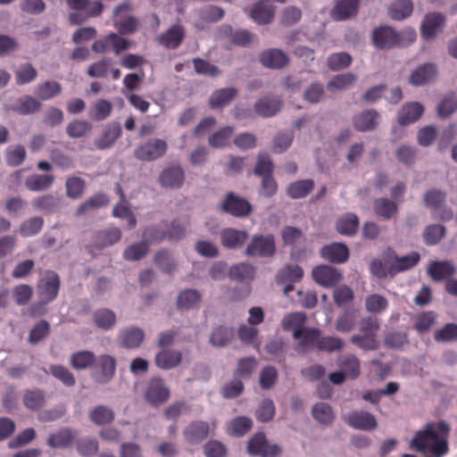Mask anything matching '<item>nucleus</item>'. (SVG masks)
<instances>
[{
	"mask_svg": "<svg viewBox=\"0 0 457 457\" xmlns=\"http://www.w3.org/2000/svg\"><path fill=\"white\" fill-rule=\"evenodd\" d=\"M456 268L452 262L434 261L428 267V274L434 281H440L453 276Z\"/></svg>",
	"mask_w": 457,
	"mask_h": 457,
	"instance_id": "nucleus-21",
	"label": "nucleus"
},
{
	"mask_svg": "<svg viewBox=\"0 0 457 457\" xmlns=\"http://www.w3.org/2000/svg\"><path fill=\"white\" fill-rule=\"evenodd\" d=\"M373 207L376 214L385 220L391 219L398 212L397 204L387 198L376 199Z\"/></svg>",
	"mask_w": 457,
	"mask_h": 457,
	"instance_id": "nucleus-47",
	"label": "nucleus"
},
{
	"mask_svg": "<svg viewBox=\"0 0 457 457\" xmlns=\"http://www.w3.org/2000/svg\"><path fill=\"white\" fill-rule=\"evenodd\" d=\"M355 81L356 76L354 74L350 72L343 73L331 79L327 85V88L331 92L345 90L353 86Z\"/></svg>",
	"mask_w": 457,
	"mask_h": 457,
	"instance_id": "nucleus-50",
	"label": "nucleus"
},
{
	"mask_svg": "<svg viewBox=\"0 0 457 457\" xmlns=\"http://www.w3.org/2000/svg\"><path fill=\"white\" fill-rule=\"evenodd\" d=\"M420 260L417 252H411L404 256L394 255V262L391 263V276L408 270L415 267Z\"/></svg>",
	"mask_w": 457,
	"mask_h": 457,
	"instance_id": "nucleus-24",
	"label": "nucleus"
},
{
	"mask_svg": "<svg viewBox=\"0 0 457 457\" xmlns=\"http://www.w3.org/2000/svg\"><path fill=\"white\" fill-rule=\"evenodd\" d=\"M229 276L237 281L251 280L254 277V267L248 263H238L229 270Z\"/></svg>",
	"mask_w": 457,
	"mask_h": 457,
	"instance_id": "nucleus-56",
	"label": "nucleus"
},
{
	"mask_svg": "<svg viewBox=\"0 0 457 457\" xmlns=\"http://www.w3.org/2000/svg\"><path fill=\"white\" fill-rule=\"evenodd\" d=\"M121 238V231L118 228H110L98 231L95 242L98 247L103 248L119 242Z\"/></svg>",
	"mask_w": 457,
	"mask_h": 457,
	"instance_id": "nucleus-44",
	"label": "nucleus"
},
{
	"mask_svg": "<svg viewBox=\"0 0 457 457\" xmlns=\"http://www.w3.org/2000/svg\"><path fill=\"white\" fill-rule=\"evenodd\" d=\"M97 368L99 370L96 376V381L100 384H106L110 382L116 370V361L111 355H101L98 358Z\"/></svg>",
	"mask_w": 457,
	"mask_h": 457,
	"instance_id": "nucleus-22",
	"label": "nucleus"
},
{
	"mask_svg": "<svg viewBox=\"0 0 457 457\" xmlns=\"http://www.w3.org/2000/svg\"><path fill=\"white\" fill-rule=\"evenodd\" d=\"M388 307V301L383 295L371 294L365 299V308L371 313H381Z\"/></svg>",
	"mask_w": 457,
	"mask_h": 457,
	"instance_id": "nucleus-58",
	"label": "nucleus"
},
{
	"mask_svg": "<svg viewBox=\"0 0 457 457\" xmlns=\"http://www.w3.org/2000/svg\"><path fill=\"white\" fill-rule=\"evenodd\" d=\"M445 22V16L437 12H428L425 15L420 31L425 39L433 38L439 29H441Z\"/></svg>",
	"mask_w": 457,
	"mask_h": 457,
	"instance_id": "nucleus-13",
	"label": "nucleus"
},
{
	"mask_svg": "<svg viewBox=\"0 0 457 457\" xmlns=\"http://www.w3.org/2000/svg\"><path fill=\"white\" fill-rule=\"evenodd\" d=\"M41 108V103L31 96H23L17 100V104H4V110L7 112H13L21 115H29L37 112Z\"/></svg>",
	"mask_w": 457,
	"mask_h": 457,
	"instance_id": "nucleus-16",
	"label": "nucleus"
},
{
	"mask_svg": "<svg viewBox=\"0 0 457 457\" xmlns=\"http://www.w3.org/2000/svg\"><path fill=\"white\" fill-rule=\"evenodd\" d=\"M149 251V245L143 240L140 243L130 245L123 253V257L127 261H138L144 258Z\"/></svg>",
	"mask_w": 457,
	"mask_h": 457,
	"instance_id": "nucleus-60",
	"label": "nucleus"
},
{
	"mask_svg": "<svg viewBox=\"0 0 457 457\" xmlns=\"http://www.w3.org/2000/svg\"><path fill=\"white\" fill-rule=\"evenodd\" d=\"M358 9L359 0H338L332 11V17L337 21H344L355 15Z\"/></svg>",
	"mask_w": 457,
	"mask_h": 457,
	"instance_id": "nucleus-25",
	"label": "nucleus"
},
{
	"mask_svg": "<svg viewBox=\"0 0 457 457\" xmlns=\"http://www.w3.org/2000/svg\"><path fill=\"white\" fill-rule=\"evenodd\" d=\"M306 319L303 312H292L282 320L281 325L284 330H293V332L297 329L303 330L305 328Z\"/></svg>",
	"mask_w": 457,
	"mask_h": 457,
	"instance_id": "nucleus-53",
	"label": "nucleus"
},
{
	"mask_svg": "<svg viewBox=\"0 0 457 457\" xmlns=\"http://www.w3.org/2000/svg\"><path fill=\"white\" fill-rule=\"evenodd\" d=\"M283 243L287 245H296L304 243L305 237L298 228L287 226L281 231Z\"/></svg>",
	"mask_w": 457,
	"mask_h": 457,
	"instance_id": "nucleus-62",
	"label": "nucleus"
},
{
	"mask_svg": "<svg viewBox=\"0 0 457 457\" xmlns=\"http://www.w3.org/2000/svg\"><path fill=\"white\" fill-rule=\"evenodd\" d=\"M202 295L195 289H186L181 291L177 299L179 309L189 310L197 307L201 302Z\"/></svg>",
	"mask_w": 457,
	"mask_h": 457,
	"instance_id": "nucleus-38",
	"label": "nucleus"
},
{
	"mask_svg": "<svg viewBox=\"0 0 457 457\" xmlns=\"http://www.w3.org/2000/svg\"><path fill=\"white\" fill-rule=\"evenodd\" d=\"M282 105V101L276 96H265L260 98L254 104L255 112L263 118L276 115Z\"/></svg>",
	"mask_w": 457,
	"mask_h": 457,
	"instance_id": "nucleus-19",
	"label": "nucleus"
},
{
	"mask_svg": "<svg viewBox=\"0 0 457 457\" xmlns=\"http://www.w3.org/2000/svg\"><path fill=\"white\" fill-rule=\"evenodd\" d=\"M457 110V98L453 93L444 96L437 106V113L440 118H448Z\"/></svg>",
	"mask_w": 457,
	"mask_h": 457,
	"instance_id": "nucleus-64",
	"label": "nucleus"
},
{
	"mask_svg": "<svg viewBox=\"0 0 457 457\" xmlns=\"http://www.w3.org/2000/svg\"><path fill=\"white\" fill-rule=\"evenodd\" d=\"M144 331L138 328H128L120 331V340L127 348H137L144 341Z\"/></svg>",
	"mask_w": 457,
	"mask_h": 457,
	"instance_id": "nucleus-34",
	"label": "nucleus"
},
{
	"mask_svg": "<svg viewBox=\"0 0 457 457\" xmlns=\"http://www.w3.org/2000/svg\"><path fill=\"white\" fill-rule=\"evenodd\" d=\"M133 45V41L120 37L117 33L111 32L104 38L96 40L92 45V50L98 54H104L109 50L119 54L122 51H126Z\"/></svg>",
	"mask_w": 457,
	"mask_h": 457,
	"instance_id": "nucleus-4",
	"label": "nucleus"
},
{
	"mask_svg": "<svg viewBox=\"0 0 457 457\" xmlns=\"http://www.w3.org/2000/svg\"><path fill=\"white\" fill-rule=\"evenodd\" d=\"M436 75V65L432 63H424L420 65L411 72L410 76V82L414 86H421L433 79Z\"/></svg>",
	"mask_w": 457,
	"mask_h": 457,
	"instance_id": "nucleus-26",
	"label": "nucleus"
},
{
	"mask_svg": "<svg viewBox=\"0 0 457 457\" xmlns=\"http://www.w3.org/2000/svg\"><path fill=\"white\" fill-rule=\"evenodd\" d=\"M170 398V389L165 386L161 378H153L149 380L145 391V399L153 406L162 404Z\"/></svg>",
	"mask_w": 457,
	"mask_h": 457,
	"instance_id": "nucleus-7",
	"label": "nucleus"
},
{
	"mask_svg": "<svg viewBox=\"0 0 457 457\" xmlns=\"http://www.w3.org/2000/svg\"><path fill=\"white\" fill-rule=\"evenodd\" d=\"M260 62L269 69H282L289 62L287 54L281 49L270 48L263 51L259 57Z\"/></svg>",
	"mask_w": 457,
	"mask_h": 457,
	"instance_id": "nucleus-14",
	"label": "nucleus"
},
{
	"mask_svg": "<svg viewBox=\"0 0 457 457\" xmlns=\"http://www.w3.org/2000/svg\"><path fill=\"white\" fill-rule=\"evenodd\" d=\"M345 421L351 428L370 431L378 427L376 417L365 411H354L345 416Z\"/></svg>",
	"mask_w": 457,
	"mask_h": 457,
	"instance_id": "nucleus-11",
	"label": "nucleus"
},
{
	"mask_svg": "<svg viewBox=\"0 0 457 457\" xmlns=\"http://www.w3.org/2000/svg\"><path fill=\"white\" fill-rule=\"evenodd\" d=\"M378 113L374 110L364 111L353 119V124L358 131L373 130L378 126Z\"/></svg>",
	"mask_w": 457,
	"mask_h": 457,
	"instance_id": "nucleus-28",
	"label": "nucleus"
},
{
	"mask_svg": "<svg viewBox=\"0 0 457 457\" xmlns=\"http://www.w3.org/2000/svg\"><path fill=\"white\" fill-rule=\"evenodd\" d=\"M275 15V7L265 2L260 1L253 4L249 16L259 25H266L271 22Z\"/></svg>",
	"mask_w": 457,
	"mask_h": 457,
	"instance_id": "nucleus-20",
	"label": "nucleus"
},
{
	"mask_svg": "<svg viewBox=\"0 0 457 457\" xmlns=\"http://www.w3.org/2000/svg\"><path fill=\"white\" fill-rule=\"evenodd\" d=\"M424 108L419 103H409L403 106L398 115V122L404 126L417 121L423 114Z\"/></svg>",
	"mask_w": 457,
	"mask_h": 457,
	"instance_id": "nucleus-30",
	"label": "nucleus"
},
{
	"mask_svg": "<svg viewBox=\"0 0 457 457\" xmlns=\"http://www.w3.org/2000/svg\"><path fill=\"white\" fill-rule=\"evenodd\" d=\"M184 179V171L179 165L164 169L159 176L161 186L168 188H179L183 185Z\"/></svg>",
	"mask_w": 457,
	"mask_h": 457,
	"instance_id": "nucleus-17",
	"label": "nucleus"
},
{
	"mask_svg": "<svg viewBox=\"0 0 457 457\" xmlns=\"http://www.w3.org/2000/svg\"><path fill=\"white\" fill-rule=\"evenodd\" d=\"M303 277V270L299 265L289 264L279 270L277 275V282L278 284L295 283L300 281Z\"/></svg>",
	"mask_w": 457,
	"mask_h": 457,
	"instance_id": "nucleus-41",
	"label": "nucleus"
},
{
	"mask_svg": "<svg viewBox=\"0 0 457 457\" xmlns=\"http://www.w3.org/2000/svg\"><path fill=\"white\" fill-rule=\"evenodd\" d=\"M247 233L235 228H226L220 233V243L227 248L241 246L247 239Z\"/></svg>",
	"mask_w": 457,
	"mask_h": 457,
	"instance_id": "nucleus-29",
	"label": "nucleus"
},
{
	"mask_svg": "<svg viewBox=\"0 0 457 457\" xmlns=\"http://www.w3.org/2000/svg\"><path fill=\"white\" fill-rule=\"evenodd\" d=\"M312 414L314 420L323 425L331 424L335 418L331 406L326 403L314 404Z\"/></svg>",
	"mask_w": 457,
	"mask_h": 457,
	"instance_id": "nucleus-51",
	"label": "nucleus"
},
{
	"mask_svg": "<svg viewBox=\"0 0 457 457\" xmlns=\"http://www.w3.org/2000/svg\"><path fill=\"white\" fill-rule=\"evenodd\" d=\"M221 208L224 212L237 217L246 216L252 212L251 204L245 199L228 193Z\"/></svg>",
	"mask_w": 457,
	"mask_h": 457,
	"instance_id": "nucleus-15",
	"label": "nucleus"
},
{
	"mask_svg": "<svg viewBox=\"0 0 457 457\" xmlns=\"http://www.w3.org/2000/svg\"><path fill=\"white\" fill-rule=\"evenodd\" d=\"M252 419L246 416H238L233 419L228 426V433L234 436H243L253 428Z\"/></svg>",
	"mask_w": 457,
	"mask_h": 457,
	"instance_id": "nucleus-42",
	"label": "nucleus"
},
{
	"mask_svg": "<svg viewBox=\"0 0 457 457\" xmlns=\"http://www.w3.org/2000/svg\"><path fill=\"white\" fill-rule=\"evenodd\" d=\"M412 0H396L388 6V14L395 21H403L412 14Z\"/></svg>",
	"mask_w": 457,
	"mask_h": 457,
	"instance_id": "nucleus-32",
	"label": "nucleus"
},
{
	"mask_svg": "<svg viewBox=\"0 0 457 457\" xmlns=\"http://www.w3.org/2000/svg\"><path fill=\"white\" fill-rule=\"evenodd\" d=\"M182 353L178 350L162 349L154 357L155 365L164 370L177 368L182 361Z\"/></svg>",
	"mask_w": 457,
	"mask_h": 457,
	"instance_id": "nucleus-18",
	"label": "nucleus"
},
{
	"mask_svg": "<svg viewBox=\"0 0 457 457\" xmlns=\"http://www.w3.org/2000/svg\"><path fill=\"white\" fill-rule=\"evenodd\" d=\"M233 335L231 328L219 326L212 330L210 342L213 346H225L230 342Z\"/></svg>",
	"mask_w": 457,
	"mask_h": 457,
	"instance_id": "nucleus-52",
	"label": "nucleus"
},
{
	"mask_svg": "<svg viewBox=\"0 0 457 457\" xmlns=\"http://www.w3.org/2000/svg\"><path fill=\"white\" fill-rule=\"evenodd\" d=\"M237 95V90L234 87L221 88L214 91L210 98V106L212 109L223 107L229 104Z\"/></svg>",
	"mask_w": 457,
	"mask_h": 457,
	"instance_id": "nucleus-40",
	"label": "nucleus"
},
{
	"mask_svg": "<svg viewBox=\"0 0 457 457\" xmlns=\"http://www.w3.org/2000/svg\"><path fill=\"white\" fill-rule=\"evenodd\" d=\"M167 151V143L160 138H151L135 150V157L140 161L151 162L163 156Z\"/></svg>",
	"mask_w": 457,
	"mask_h": 457,
	"instance_id": "nucleus-5",
	"label": "nucleus"
},
{
	"mask_svg": "<svg viewBox=\"0 0 457 457\" xmlns=\"http://www.w3.org/2000/svg\"><path fill=\"white\" fill-rule=\"evenodd\" d=\"M372 43L378 49H388L396 46H408L416 39L413 29H406L401 32L395 31L389 26H380L372 32Z\"/></svg>",
	"mask_w": 457,
	"mask_h": 457,
	"instance_id": "nucleus-2",
	"label": "nucleus"
},
{
	"mask_svg": "<svg viewBox=\"0 0 457 457\" xmlns=\"http://www.w3.org/2000/svg\"><path fill=\"white\" fill-rule=\"evenodd\" d=\"M109 199L104 194H96L90 196L87 201L83 202L76 210L77 216H82L90 210L97 209L107 205Z\"/></svg>",
	"mask_w": 457,
	"mask_h": 457,
	"instance_id": "nucleus-45",
	"label": "nucleus"
},
{
	"mask_svg": "<svg viewBox=\"0 0 457 457\" xmlns=\"http://www.w3.org/2000/svg\"><path fill=\"white\" fill-rule=\"evenodd\" d=\"M60 197L53 194H45L35 198L32 204L35 209L46 213H53L60 205Z\"/></svg>",
	"mask_w": 457,
	"mask_h": 457,
	"instance_id": "nucleus-37",
	"label": "nucleus"
},
{
	"mask_svg": "<svg viewBox=\"0 0 457 457\" xmlns=\"http://www.w3.org/2000/svg\"><path fill=\"white\" fill-rule=\"evenodd\" d=\"M337 365L351 379H356L360 376L361 361L354 354L348 353L340 356Z\"/></svg>",
	"mask_w": 457,
	"mask_h": 457,
	"instance_id": "nucleus-27",
	"label": "nucleus"
},
{
	"mask_svg": "<svg viewBox=\"0 0 457 457\" xmlns=\"http://www.w3.org/2000/svg\"><path fill=\"white\" fill-rule=\"evenodd\" d=\"M449 431V426L444 421L429 423L423 431L416 434L411 445L418 451H428L437 457H442L448 452L446 437Z\"/></svg>",
	"mask_w": 457,
	"mask_h": 457,
	"instance_id": "nucleus-1",
	"label": "nucleus"
},
{
	"mask_svg": "<svg viewBox=\"0 0 457 457\" xmlns=\"http://www.w3.org/2000/svg\"><path fill=\"white\" fill-rule=\"evenodd\" d=\"M320 331L317 328H305L303 330L294 331L293 337L298 340L295 350L298 353H305L319 347Z\"/></svg>",
	"mask_w": 457,
	"mask_h": 457,
	"instance_id": "nucleus-8",
	"label": "nucleus"
},
{
	"mask_svg": "<svg viewBox=\"0 0 457 457\" xmlns=\"http://www.w3.org/2000/svg\"><path fill=\"white\" fill-rule=\"evenodd\" d=\"M312 275L314 281L324 287H334L343 278L337 269L326 264L315 267Z\"/></svg>",
	"mask_w": 457,
	"mask_h": 457,
	"instance_id": "nucleus-10",
	"label": "nucleus"
},
{
	"mask_svg": "<svg viewBox=\"0 0 457 457\" xmlns=\"http://www.w3.org/2000/svg\"><path fill=\"white\" fill-rule=\"evenodd\" d=\"M314 187L312 179L298 180L291 183L287 187V195L294 198H303L308 195Z\"/></svg>",
	"mask_w": 457,
	"mask_h": 457,
	"instance_id": "nucleus-49",
	"label": "nucleus"
},
{
	"mask_svg": "<svg viewBox=\"0 0 457 457\" xmlns=\"http://www.w3.org/2000/svg\"><path fill=\"white\" fill-rule=\"evenodd\" d=\"M24 405L32 411L40 409L45 403V393L40 389L28 390L23 396Z\"/></svg>",
	"mask_w": 457,
	"mask_h": 457,
	"instance_id": "nucleus-57",
	"label": "nucleus"
},
{
	"mask_svg": "<svg viewBox=\"0 0 457 457\" xmlns=\"http://www.w3.org/2000/svg\"><path fill=\"white\" fill-rule=\"evenodd\" d=\"M211 426L207 421L194 420L183 431L185 440L189 445H199L211 434Z\"/></svg>",
	"mask_w": 457,
	"mask_h": 457,
	"instance_id": "nucleus-9",
	"label": "nucleus"
},
{
	"mask_svg": "<svg viewBox=\"0 0 457 457\" xmlns=\"http://www.w3.org/2000/svg\"><path fill=\"white\" fill-rule=\"evenodd\" d=\"M96 361V355L91 351H79L71 355L70 364L77 370L91 368Z\"/></svg>",
	"mask_w": 457,
	"mask_h": 457,
	"instance_id": "nucleus-36",
	"label": "nucleus"
},
{
	"mask_svg": "<svg viewBox=\"0 0 457 457\" xmlns=\"http://www.w3.org/2000/svg\"><path fill=\"white\" fill-rule=\"evenodd\" d=\"M320 256L332 263H345L348 261L350 251L344 243H331L320 249Z\"/></svg>",
	"mask_w": 457,
	"mask_h": 457,
	"instance_id": "nucleus-12",
	"label": "nucleus"
},
{
	"mask_svg": "<svg viewBox=\"0 0 457 457\" xmlns=\"http://www.w3.org/2000/svg\"><path fill=\"white\" fill-rule=\"evenodd\" d=\"M185 37L184 29L180 25L171 26L158 37V42L168 49H176Z\"/></svg>",
	"mask_w": 457,
	"mask_h": 457,
	"instance_id": "nucleus-23",
	"label": "nucleus"
},
{
	"mask_svg": "<svg viewBox=\"0 0 457 457\" xmlns=\"http://www.w3.org/2000/svg\"><path fill=\"white\" fill-rule=\"evenodd\" d=\"M61 92V84L54 80H47L44 83L38 84L35 91L38 98L43 101L52 99L59 96Z\"/></svg>",
	"mask_w": 457,
	"mask_h": 457,
	"instance_id": "nucleus-48",
	"label": "nucleus"
},
{
	"mask_svg": "<svg viewBox=\"0 0 457 457\" xmlns=\"http://www.w3.org/2000/svg\"><path fill=\"white\" fill-rule=\"evenodd\" d=\"M26 150L21 145L9 146L5 150V161L9 166L17 167L26 159Z\"/></svg>",
	"mask_w": 457,
	"mask_h": 457,
	"instance_id": "nucleus-55",
	"label": "nucleus"
},
{
	"mask_svg": "<svg viewBox=\"0 0 457 457\" xmlns=\"http://www.w3.org/2000/svg\"><path fill=\"white\" fill-rule=\"evenodd\" d=\"M119 191L121 195V201L117 204L112 211V215L116 218L125 219L128 220V228L129 229L134 228L137 225V219L130 208L129 207V204L124 199V195L121 192V190L119 188Z\"/></svg>",
	"mask_w": 457,
	"mask_h": 457,
	"instance_id": "nucleus-46",
	"label": "nucleus"
},
{
	"mask_svg": "<svg viewBox=\"0 0 457 457\" xmlns=\"http://www.w3.org/2000/svg\"><path fill=\"white\" fill-rule=\"evenodd\" d=\"M76 437V433L70 428H62L51 434L47 445L52 448H65L70 446Z\"/></svg>",
	"mask_w": 457,
	"mask_h": 457,
	"instance_id": "nucleus-31",
	"label": "nucleus"
},
{
	"mask_svg": "<svg viewBox=\"0 0 457 457\" xmlns=\"http://www.w3.org/2000/svg\"><path fill=\"white\" fill-rule=\"evenodd\" d=\"M37 77V70L29 63L21 65L15 71V80L19 86L29 84L34 81Z\"/></svg>",
	"mask_w": 457,
	"mask_h": 457,
	"instance_id": "nucleus-63",
	"label": "nucleus"
},
{
	"mask_svg": "<svg viewBox=\"0 0 457 457\" xmlns=\"http://www.w3.org/2000/svg\"><path fill=\"white\" fill-rule=\"evenodd\" d=\"M60 287L61 279L55 271L50 270L44 271L37 286L40 302L30 306L32 315L37 314V312L43 309L45 304L53 302L57 297Z\"/></svg>",
	"mask_w": 457,
	"mask_h": 457,
	"instance_id": "nucleus-3",
	"label": "nucleus"
},
{
	"mask_svg": "<svg viewBox=\"0 0 457 457\" xmlns=\"http://www.w3.org/2000/svg\"><path fill=\"white\" fill-rule=\"evenodd\" d=\"M276 408L272 400H262L255 411V418L260 422H269L275 415Z\"/></svg>",
	"mask_w": 457,
	"mask_h": 457,
	"instance_id": "nucleus-61",
	"label": "nucleus"
},
{
	"mask_svg": "<svg viewBox=\"0 0 457 457\" xmlns=\"http://www.w3.org/2000/svg\"><path fill=\"white\" fill-rule=\"evenodd\" d=\"M91 420L96 425H104L111 423L114 420L113 411L104 405L95 407L90 412Z\"/></svg>",
	"mask_w": 457,
	"mask_h": 457,
	"instance_id": "nucleus-54",
	"label": "nucleus"
},
{
	"mask_svg": "<svg viewBox=\"0 0 457 457\" xmlns=\"http://www.w3.org/2000/svg\"><path fill=\"white\" fill-rule=\"evenodd\" d=\"M275 251V239L272 235H258L253 237L246 247L245 253L251 256L270 257Z\"/></svg>",
	"mask_w": 457,
	"mask_h": 457,
	"instance_id": "nucleus-6",
	"label": "nucleus"
},
{
	"mask_svg": "<svg viewBox=\"0 0 457 457\" xmlns=\"http://www.w3.org/2000/svg\"><path fill=\"white\" fill-rule=\"evenodd\" d=\"M87 187L86 181L78 176H71L65 181L66 195L70 199H79L83 196Z\"/></svg>",
	"mask_w": 457,
	"mask_h": 457,
	"instance_id": "nucleus-39",
	"label": "nucleus"
},
{
	"mask_svg": "<svg viewBox=\"0 0 457 457\" xmlns=\"http://www.w3.org/2000/svg\"><path fill=\"white\" fill-rule=\"evenodd\" d=\"M54 181V176L52 174H34L26 179L25 186L30 191H44L48 189Z\"/></svg>",
	"mask_w": 457,
	"mask_h": 457,
	"instance_id": "nucleus-35",
	"label": "nucleus"
},
{
	"mask_svg": "<svg viewBox=\"0 0 457 457\" xmlns=\"http://www.w3.org/2000/svg\"><path fill=\"white\" fill-rule=\"evenodd\" d=\"M359 226V219L353 213H346L337 221L336 228L338 233L345 236H353Z\"/></svg>",
	"mask_w": 457,
	"mask_h": 457,
	"instance_id": "nucleus-43",
	"label": "nucleus"
},
{
	"mask_svg": "<svg viewBox=\"0 0 457 457\" xmlns=\"http://www.w3.org/2000/svg\"><path fill=\"white\" fill-rule=\"evenodd\" d=\"M49 156L52 162L62 170L74 168V160L62 149L54 147L50 149Z\"/></svg>",
	"mask_w": 457,
	"mask_h": 457,
	"instance_id": "nucleus-59",
	"label": "nucleus"
},
{
	"mask_svg": "<svg viewBox=\"0 0 457 457\" xmlns=\"http://www.w3.org/2000/svg\"><path fill=\"white\" fill-rule=\"evenodd\" d=\"M121 136V127L119 123L109 124L103 132L101 137L96 141L98 149H106L112 146Z\"/></svg>",
	"mask_w": 457,
	"mask_h": 457,
	"instance_id": "nucleus-33",
	"label": "nucleus"
}]
</instances>
